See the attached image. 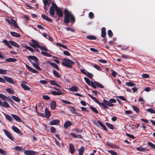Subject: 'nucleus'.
<instances>
[{
	"label": "nucleus",
	"mask_w": 155,
	"mask_h": 155,
	"mask_svg": "<svg viewBox=\"0 0 155 155\" xmlns=\"http://www.w3.org/2000/svg\"><path fill=\"white\" fill-rule=\"evenodd\" d=\"M84 80L89 85L91 86L92 87H95V86L94 84V82L92 81H91L90 80L86 77H84Z\"/></svg>",
	"instance_id": "8"
},
{
	"label": "nucleus",
	"mask_w": 155,
	"mask_h": 155,
	"mask_svg": "<svg viewBox=\"0 0 155 155\" xmlns=\"http://www.w3.org/2000/svg\"><path fill=\"white\" fill-rule=\"evenodd\" d=\"M61 101L63 103L66 104H71V102H70L69 101H68L66 100H64L61 99Z\"/></svg>",
	"instance_id": "59"
},
{
	"label": "nucleus",
	"mask_w": 155,
	"mask_h": 155,
	"mask_svg": "<svg viewBox=\"0 0 155 155\" xmlns=\"http://www.w3.org/2000/svg\"><path fill=\"white\" fill-rule=\"evenodd\" d=\"M54 75L56 77L59 78L60 77V75L58 72L55 70H54L53 71Z\"/></svg>",
	"instance_id": "46"
},
{
	"label": "nucleus",
	"mask_w": 155,
	"mask_h": 155,
	"mask_svg": "<svg viewBox=\"0 0 155 155\" xmlns=\"http://www.w3.org/2000/svg\"><path fill=\"white\" fill-rule=\"evenodd\" d=\"M126 85L128 86L133 87L134 86L135 84L132 82H126Z\"/></svg>",
	"instance_id": "43"
},
{
	"label": "nucleus",
	"mask_w": 155,
	"mask_h": 155,
	"mask_svg": "<svg viewBox=\"0 0 155 155\" xmlns=\"http://www.w3.org/2000/svg\"><path fill=\"white\" fill-rule=\"evenodd\" d=\"M94 15L93 12H90L89 13V17L91 18H94Z\"/></svg>",
	"instance_id": "64"
},
{
	"label": "nucleus",
	"mask_w": 155,
	"mask_h": 155,
	"mask_svg": "<svg viewBox=\"0 0 155 155\" xmlns=\"http://www.w3.org/2000/svg\"><path fill=\"white\" fill-rule=\"evenodd\" d=\"M147 111L150 113L155 114V110H154L153 109L151 108L147 109Z\"/></svg>",
	"instance_id": "49"
},
{
	"label": "nucleus",
	"mask_w": 155,
	"mask_h": 155,
	"mask_svg": "<svg viewBox=\"0 0 155 155\" xmlns=\"http://www.w3.org/2000/svg\"><path fill=\"white\" fill-rule=\"evenodd\" d=\"M101 106H102L104 108L106 109L108 108L107 106L109 107H112L114 105L112 103H111L109 101H108L105 99H104L103 102L101 103Z\"/></svg>",
	"instance_id": "4"
},
{
	"label": "nucleus",
	"mask_w": 155,
	"mask_h": 155,
	"mask_svg": "<svg viewBox=\"0 0 155 155\" xmlns=\"http://www.w3.org/2000/svg\"><path fill=\"white\" fill-rule=\"evenodd\" d=\"M71 125V122L69 121L66 122L64 125V127L65 129H67L68 127Z\"/></svg>",
	"instance_id": "26"
},
{
	"label": "nucleus",
	"mask_w": 155,
	"mask_h": 155,
	"mask_svg": "<svg viewBox=\"0 0 155 155\" xmlns=\"http://www.w3.org/2000/svg\"><path fill=\"white\" fill-rule=\"evenodd\" d=\"M41 16L43 19L47 21L50 22H52V20L50 18L48 17L45 15L42 14Z\"/></svg>",
	"instance_id": "19"
},
{
	"label": "nucleus",
	"mask_w": 155,
	"mask_h": 155,
	"mask_svg": "<svg viewBox=\"0 0 155 155\" xmlns=\"http://www.w3.org/2000/svg\"><path fill=\"white\" fill-rule=\"evenodd\" d=\"M41 53L47 57H50L51 56V55L50 54L47 52L42 51L41 52Z\"/></svg>",
	"instance_id": "39"
},
{
	"label": "nucleus",
	"mask_w": 155,
	"mask_h": 155,
	"mask_svg": "<svg viewBox=\"0 0 155 155\" xmlns=\"http://www.w3.org/2000/svg\"><path fill=\"white\" fill-rule=\"evenodd\" d=\"M14 149L18 151L19 152L23 151L24 150V149L22 147L18 146H17L15 147L14 148Z\"/></svg>",
	"instance_id": "34"
},
{
	"label": "nucleus",
	"mask_w": 155,
	"mask_h": 155,
	"mask_svg": "<svg viewBox=\"0 0 155 155\" xmlns=\"http://www.w3.org/2000/svg\"><path fill=\"white\" fill-rule=\"evenodd\" d=\"M131 106L132 107L133 110L136 113H138L139 112V109L137 107L132 105H131Z\"/></svg>",
	"instance_id": "40"
},
{
	"label": "nucleus",
	"mask_w": 155,
	"mask_h": 155,
	"mask_svg": "<svg viewBox=\"0 0 155 155\" xmlns=\"http://www.w3.org/2000/svg\"><path fill=\"white\" fill-rule=\"evenodd\" d=\"M52 5L50 7L49 12L50 15L52 16H53L55 14V10H56L58 6L56 4L53 2H52Z\"/></svg>",
	"instance_id": "5"
},
{
	"label": "nucleus",
	"mask_w": 155,
	"mask_h": 155,
	"mask_svg": "<svg viewBox=\"0 0 155 155\" xmlns=\"http://www.w3.org/2000/svg\"><path fill=\"white\" fill-rule=\"evenodd\" d=\"M97 123L99 124V125L102 127V128L104 129L105 130H107V128L99 120L97 121Z\"/></svg>",
	"instance_id": "36"
},
{
	"label": "nucleus",
	"mask_w": 155,
	"mask_h": 155,
	"mask_svg": "<svg viewBox=\"0 0 155 155\" xmlns=\"http://www.w3.org/2000/svg\"><path fill=\"white\" fill-rule=\"evenodd\" d=\"M147 144L152 147L153 148L155 149V145L150 142H149L147 143Z\"/></svg>",
	"instance_id": "56"
},
{
	"label": "nucleus",
	"mask_w": 155,
	"mask_h": 155,
	"mask_svg": "<svg viewBox=\"0 0 155 155\" xmlns=\"http://www.w3.org/2000/svg\"><path fill=\"white\" fill-rule=\"evenodd\" d=\"M60 121L58 120L55 119L49 122V124L51 125H57L59 123Z\"/></svg>",
	"instance_id": "13"
},
{
	"label": "nucleus",
	"mask_w": 155,
	"mask_h": 155,
	"mask_svg": "<svg viewBox=\"0 0 155 155\" xmlns=\"http://www.w3.org/2000/svg\"><path fill=\"white\" fill-rule=\"evenodd\" d=\"M56 12L57 13V14L58 15V16L61 17L63 16V14L62 12V11L61 8H60L58 7L56 9Z\"/></svg>",
	"instance_id": "10"
},
{
	"label": "nucleus",
	"mask_w": 155,
	"mask_h": 155,
	"mask_svg": "<svg viewBox=\"0 0 155 155\" xmlns=\"http://www.w3.org/2000/svg\"><path fill=\"white\" fill-rule=\"evenodd\" d=\"M56 104L55 101H52L50 104V106L51 109L54 110L56 108Z\"/></svg>",
	"instance_id": "18"
},
{
	"label": "nucleus",
	"mask_w": 155,
	"mask_h": 155,
	"mask_svg": "<svg viewBox=\"0 0 155 155\" xmlns=\"http://www.w3.org/2000/svg\"><path fill=\"white\" fill-rule=\"evenodd\" d=\"M12 129L15 132L18 134H21V135H22V134H21V130L16 127L13 126L12 127Z\"/></svg>",
	"instance_id": "20"
},
{
	"label": "nucleus",
	"mask_w": 155,
	"mask_h": 155,
	"mask_svg": "<svg viewBox=\"0 0 155 155\" xmlns=\"http://www.w3.org/2000/svg\"><path fill=\"white\" fill-rule=\"evenodd\" d=\"M86 38L90 40H95L96 38L94 36L88 35L86 36Z\"/></svg>",
	"instance_id": "44"
},
{
	"label": "nucleus",
	"mask_w": 155,
	"mask_h": 155,
	"mask_svg": "<svg viewBox=\"0 0 155 155\" xmlns=\"http://www.w3.org/2000/svg\"><path fill=\"white\" fill-rule=\"evenodd\" d=\"M81 72L84 74L86 75L87 71L85 69H82L81 70Z\"/></svg>",
	"instance_id": "60"
},
{
	"label": "nucleus",
	"mask_w": 155,
	"mask_h": 155,
	"mask_svg": "<svg viewBox=\"0 0 155 155\" xmlns=\"http://www.w3.org/2000/svg\"><path fill=\"white\" fill-rule=\"evenodd\" d=\"M84 151V149L83 147H81L79 150V155H83Z\"/></svg>",
	"instance_id": "41"
},
{
	"label": "nucleus",
	"mask_w": 155,
	"mask_h": 155,
	"mask_svg": "<svg viewBox=\"0 0 155 155\" xmlns=\"http://www.w3.org/2000/svg\"><path fill=\"white\" fill-rule=\"evenodd\" d=\"M94 67L98 70H100L101 69V67L98 65L96 64L93 65Z\"/></svg>",
	"instance_id": "53"
},
{
	"label": "nucleus",
	"mask_w": 155,
	"mask_h": 155,
	"mask_svg": "<svg viewBox=\"0 0 155 155\" xmlns=\"http://www.w3.org/2000/svg\"><path fill=\"white\" fill-rule=\"evenodd\" d=\"M3 106H4V107H9L10 106L8 103L6 102H3Z\"/></svg>",
	"instance_id": "54"
},
{
	"label": "nucleus",
	"mask_w": 155,
	"mask_h": 155,
	"mask_svg": "<svg viewBox=\"0 0 155 155\" xmlns=\"http://www.w3.org/2000/svg\"><path fill=\"white\" fill-rule=\"evenodd\" d=\"M9 42L11 44L15 47L18 48L19 47V45L15 42L12 41H9Z\"/></svg>",
	"instance_id": "33"
},
{
	"label": "nucleus",
	"mask_w": 155,
	"mask_h": 155,
	"mask_svg": "<svg viewBox=\"0 0 155 155\" xmlns=\"http://www.w3.org/2000/svg\"><path fill=\"white\" fill-rule=\"evenodd\" d=\"M25 47L27 49H28V50H29L33 52L34 51V49L31 47L28 46H26Z\"/></svg>",
	"instance_id": "58"
},
{
	"label": "nucleus",
	"mask_w": 155,
	"mask_h": 155,
	"mask_svg": "<svg viewBox=\"0 0 155 155\" xmlns=\"http://www.w3.org/2000/svg\"><path fill=\"white\" fill-rule=\"evenodd\" d=\"M11 35L13 37L19 38L20 37V35L18 33L15 32H10Z\"/></svg>",
	"instance_id": "30"
},
{
	"label": "nucleus",
	"mask_w": 155,
	"mask_h": 155,
	"mask_svg": "<svg viewBox=\"0 0 155 155\" xmlns=\"http://www.w3.org/2000/svg\"><path fill=\"white\" fill-rule=\"evenodd\" d=\"M11 23L12 24L13 26L16 28H19V27L17 23L14 19H12V18L11 19Z\"/></svg>",
	"instance_id": "27"
},
{
	"label": "nucleus",
	"mask_w": 155,
	"mask_h": 155,
	"mask_svg": "<svg viewBox=\"0 0 155 155\" xmlns=\"http://www.w3.org/2000/svg\"><path fill=\"white\" fill-rule=\"evenodd\" d=\"M42 98L46 100H49L50 99V97L47 95H44L42 96Z\"/></svg>",
	"instance_id": "61"
},
{
	"label": "nucleus",
	"mask_w": 155,
	"mask_h": 155,
	"mask_svg": "<svg viewBox=\"0 0 155 155\" xmlns=\"http://www.w3.org/2000/svg\"><path fill=\"white\" fill-rule=\"evenodd\" d=\"M45 117L47 118H49L51 116V112L48 110L47 108H46L45 110Z\"/></svg>",
	"instance_id": "16"
},
{
	"label": "nucleus",
	"mask_w": 155,
	"mask_h": 155,
	"mask_svg": "<svg viewBox=\"0 0 155 155\" xmlns=\"http://www.w3.org/2000/svg\"><path fill=\"white\" fill-rule=\"evenodd\" d=\"M37 62L36 63H35L33 62L32 63V64L33 65V66L35 68L39 71L41 70V69L39 66V64L37 63Z\"/></svg>",
	"instance_id": "29"
},
{
	"label": "nucleus",
	"mask_w": 155,
	"mask_h": 155,
	"mask_svg": "<svg viewBox=\"0 0 155 155\" xmlns=\"http://www.w3.org/2000/svg\"><path fill=\"white\" fill-rule=\"evenodd\" d=\"M2 42L4 43L5 45L7 46L9 44V42L6 40H3Z\"/></svg>",
	"instance_id": "63"
},
{
	"label": "nucleus",
	"mask_w": 155,
	"mask_h": 155,
	"mask_svg": "<svg viewBox=\"0 0 155 155\" xmlns=\"http://www.w3.org/2000/svg\"><path fill=\"white\" fill-rule=\"evenodd\" d=\"M70 109V111L73 114H78L77 110L74 108L73 107L70 106L69 107Z\"/></svg>",
	"instance_id": "32"
},
{
	"label": "nucleus",
	"mask_w": 155,
	"mask_h": 155,
	"mask_svg": "<svg viewBox=\"0 0 155 155\" xmlns=\"http://www.w3.org/2000/svg\"><path fill=\"white\" fill-rule=\"evenodd\" d=\"M142 77L144 78H147L149 77V75L147 74H143L142 75Z\"/></svg>",
	"instance_id": "62"
},
{
	"label": "nucleus",
	"mask_w": 155,
	"mask_h": 155,
	"mask_svg": "<svg viewBox=\"0 0 155 155\" xmlns=\"http://www.w3.org/2000/svg\"><path fill=\"white\" fill-rule=\"evenodd\" d=\"M39 48H40L41 50L45 51H48V49L46 47L44 46H41L40 45L38 47Z\"/></svg>",
	"instance_id": "52"
},
{
	"label": "nucleus",
	"mask_w": 155,
	"mask_h": 155,
	"mask_svg": "<svg viewBox=\"0 0 155 155\" xmlns=\"http://www.w3.org/2000/svg\"><path fill=\"white\" fill-rule=\"evenodd\" d=\"M7 71L6 70L2 69H0V74H7Z\"/></svg>",
	"instance_id": "50"
},
{
	"label": "nucleus",
	"mask_w": 155,
	"mask_h": 155,
	"mask_svg": "<svg viewBox=\"0 0 155 155\" xmlns=\"http://www.w3.org/2000/svg\"><path fill=\"white\" fill-rule=\"evenodd\" d=\"M106 124L107 126L109 128L111 129H114V127L113 125L110 124L109 123H107Z\"/></svg>",
	"instance_id": "51"
},
{
	"label": "nucleus",
	"mask_w": 155,
	"mask_h": 155,
	"mask_svg": "<svg viewBox=\"0 0 155 155\" xmlns=\"http://www.w3.org/2000/svg\"><path fill=\"white\" fill-rule=\"evenodd\" d=\"M94 84L95 86V87H93L94 88H96L97 86L101 88H104V86L99 83L94 81Z\"/></svg>",
	"instance_id": "17"
},
{
	"label": "nucleus",
	"mask_w": 155,
	"mask_h": 155,
	"mask_svg": "<svg viewBox=\"0 0 155 155\" xmlns=\"http://www.w3.org/2000/svg\"><path fill=\"white\" fill-rule=\"evenodd\" d=\"M63 60V61L61 63V64L67 68H71L72 64L74 63V61L68 59L64 58Z\"/></svg>",
	"instance_id": "2"
},
{
	"label": "nucleus",
	"mask_w": 155,
	"mask_h": 155,
	"mask_svg": "<svg viewBox=\"0 0 155 155\" xmlns=\"http://www.w3.org/2000/svg\"><path fill=\"white\" fill-rule=\"evenodd\" d=\"M56 129L54 127H50V130L51 133H53L56 132Z\"/></svg>",
	"instance_id": "55"
},
{
	"label": "nucleus",
	"mask_w": 155,
	"mask_h": 155,
	"mask_svg": "<svg viewBox=\"0 0 155 155\" xmlns=\"http://www.w3.org/2000/svg\"><path fill=\"white\" fill-rule=\"evenodd\" d=\"M3 78H4L3 79L2 78L0 77V82L5 83L6 81L5 80L8 82L13 84H14L15 83V82L13 79L12 78L7 77L5 76H3Z\"/></svg>",
	"instance_id": "3"
},
{
	"label": "nucleus",
	"mask_w": 155,
	"mask_h": 155,
	"mask_svg": "<svg viewBox=\"0 0 155 155\" xmlns=\"http://www.w3.org/2000/svg\"><path fill=\"white\" fill-rule=\"evenodd\" d=\"M4 115L5 116V118L8 120L11 121L12 120V117L8 114H7L5 113H3Z\"/></svg>",
	"instance_id": "38"
},
{
	"label": "nucleus",
	"mask_w": 155,
	"mask_h": 155,
	"mask_svg": "<svg viewBox=\"0 0 155 155\" xmlns=\"http://www.w3.org/2000/svg\"><path fill=\"white\" fill-rule=\"evenodd\" d=\"M12 98L15 101L19 102L21 100L20 98L15 96H12Z\"/></svg>",
	"instance_id": "37"
},
{
	"label": "nucleus",
	"mask_w": 155,
	"mask_h": 155,
	"mask_svg": "<svg viewBox=\"0 0 155 155\" xmlns=\"http://www.w3.org/2000/svg\"><path fill=\"white\" fill-rule=\"evenodd\" d=\"M31 41L32 43H30V45L31 46L34 48L36 47H38V48L39 47L40 45L39 43L36 41L34 40H32Z\"/></svg>",
	"instance_id": "6"
},
{
	"label": "nucleus",
	"mask_w": 155,
	"mask_h": 155,
	"mask_svg": "<svg viewBox=\"0 0 155 155\" xmlns=\"http://www.w3.org/2000/svg\"><path fill=\"white\" fill-rule=\"evenodd\" d=\"M88 95L93 99L95 102L98 104L99 105L101 106V103L96 98L90 94H88Z\"/></svg>",
	"instance_id": "14"
},
{
	"label": "nucleus",
	"mask_w": 155,
	"mask_h": 155,
	"mask_svg": "<svg viewBox=\"0 0 155 155\" xmlns=\"http://www.w3.org/2000/svg\"><path fill=\"white\" fill-rule=\"evenodd\" d=\"M12 117L17 121L19 122H21L22 121L21 119L17 115L13 114H12Z\"/></svg>",
	"instance_id": "23"
},
{
	"label": "nucleus",
	"mask_w": 155,
	"mask_h": 155,
	"mask_svg": "<svg viewBox=\"0 0 155 155\" xmlns=\"http://www.w3.org/2000/svg\"><path fill=\"white\" fill-rule=\"evenodd\" d=\"M137 150L140 151H144L146 150V148L141 147H138L136 148Z\"/></svg>",
	"instance_id": "45"
},
{
	"label": "nucleus",
	"mask_w": 155,
	"mask_h": 155,
	"mask_svg": "<svg viewBox=\"0 0 155 155\" xmlns=\"http://www.w3.org/2000/svg\"><path fill=\"white\" fill-rule=\"evenodd\" d=\"M6 91L10 93L13 94L14 91L11 89L10 88H7L6 89Z\"/></svg>",
	"instance_id": "57"
},
{
	"label": "nucleus",
	"mask_w": 155,
	"mask_h": 155,
	"mask_svg": "<svg viewBox=\"0 0 155 155\" xmlns=\"http://www.w3.org/2000/svg\"><path fill=\"white\" fill-rule=\"evenodd\" d=\"M27 58L29 61L31 63V64L32 62L30 60H34L35 62L36 63L38 62V59L37 58L34 56H29L27 57Z\"/></svg>",
	"instance_id": "7"
},
{
	"label": "nucleus",
	"mask_w": 155,
	"mask_h": 155,
	"mask_svg": "<svg viewBox=\"0 0 155 155\" xmlns=\"http://www.w3.org/2000/svg\"><path fill=\"white\" fill-rule=\"evenodd\" d=\"M5 61L8 62H15L17 61V60L14 58H8L5 59Z\"/></svg>",
	"instance_id": "35"
},
{
	"label": "nucleus",
	"mask_w": 155,
	"mask_h": 155,
	"mask_svg": "<svg viewBox=\"0 0 155 155\" xmlns=\"http://www.w3.org/2000/svg\"><path fill=\"white\" fill-rule=\"evenodd\" d=\"M0 98L3 101H5L7 99L5 96L1 94H0Z\"/></svg>",
	"instance_id": "47"
},
{
	"label": "nucleus",
	"mask_w": 155,
	"mask_h": 155,
	"mask_svg": "<svg viewBox=\"0 0 155 155\" xmlns=\"http://www.w3.org/2000/svg\"><path fill=\"white\" fill-rule=\"evenodd\" d=\"M107 152L112 155H117V153L112 150H108Z\"/></svg>",
	"instance_id": "48"
},
{
	"label": "nucleus",
	"mask_w": 155,
	"mask_h": 155,
	"mask_svg": "<svg viewBox=\"0 0 155 155\" xmlns=\"http://www.w3.org/2000/svg\"><path fill=\"white\" fill-rule=\"evenodd\" d=\"M90 107L93 111L96 114L98 113V110H97L96 108H95L94 107H93L92 106H90Z\"/></svg>",
	"instance_id": "42"
},
{
	"label": "nucleus",
	"mask_w": 155,
	"mask_h": 155,
	"mask_svg": "<svg viewBox=\"0 0 155 155\" xmlns=\"http://www.w3.org/2000/svg\"><path fill=\"white\" fill-rule=\"evenodd\" d=\"M78 87L76 86H72L69 88V90L70 91L73 92H77L78 91Z\"/></svg>",
	"instance_id": "28"
},
{
	"label": "nucleus",
	"mask_w": 155,
	"mask_h": 155,
	"mask_svg": "<svg viewBox=\"0 0 155 155\" xmlns=\"http://www.w3.org/2000/svg\"><path fill=\"white\" fill-rule=\"evenodd\" d=\"M51 94L54 95H60L62 94V93L61 91H53L51 92Z\"/></svg>",
	"instance_id": "25"
},
{
	"label": "nucleus",
	"mask_w": 155,
	"mask_h": 155,
	"mask_svg": "<svg viewBox=\"0 0 155 155\" xmlns=\"http://www.w3.org/2000/svg\"><path fill=\"white\" fill-rule=\"evenodd\" d=\"M48 63L52 67H54L58 70H59V68L57 65L54 63H52L51 62H49Z\"/></svg>",
	"instance_id": "31"
},
{
	"label": "nucleus",
	"mask_w": 155,
	"mask_h": 155,
	"mask_svg": "<svg viewBox=\"0 0 155 155\" xmlns=\"http://www.w3.org/2000/svg\"><path fill=\"white\" fill-rule=\"evenodd\" d=\"M69 146V152L71 154H74L75 151V148L74 147V146L71 143H70Z\"/></svg>",
	"instance_id": "9"
},
{
	"label": "nucleus",
	"mask_w": 155,
	"mask_h": 155,
	"mask_svg": "<svg viewBox=\"0 0 155 155\" xmlns=\"http://www.w3.org/2000/svg\"><path fill=\"white\" fill-rule=\"evenodd\" d=\"M106 29L104 27H103L101 28V36L102 38H105L106 35V32H105Z\"/></svg>",
	"instance_id": "24"
},
{
	"label": "nucleus",
	"mask_w": 155,
	"mask_h": 155,
	"mask_svg": "<svg viewBox=\"0 0 155 155\" xmlns=\"http://www.w3.org/2000/svg\"><path fill=\"white\" fill-rule=\"evenodd\" d=\"M21 86L25 90L29 91L30 90V88L29 87L24 83H21Z\"/></svg>",
	"instance_id": "21"
},
{
	"label": "nucleus",
	"mask_w": 155,
	"mask_h": 155,
	"mask_svg": "<svg viewBox=\"0 0 155 155\" xmlns=\"http://www.w3.org/2000/svg\"><path fill=\"white\" fill-rule=\"evenodd\" d=\"M36 152L33 150H25L24 153L26 155H35Z\"/></svg>",
	"instance_id": "15"
},
{
	"label": "nucleus",
	"mask_w": 155,
	"mask_h": 155,
	"mask_svg": "<svg viewBox=\"0 0 155 155\" xmlns=\"http://www.w3.org/2000/svg\"><path fill=\"white\" fill-rule=\"evenodd\" d=\"M24 64L25 65L26 68L28 70V71L31 72H32L34 73H37L38 71L35 70L32 68L28 65L26 64L24 62Z\"/></svg>",
	"instance_id": "11"
},
{
	"label": "nucleus",
	"mask_w": 155,
	"mask_h": 155,
	"mask_svg": "<svg viewBox=\"0 0 155 155\" xmlns=\"http://www.w3.org/2000/svg\"><path fill=\"white\" fill-rule=\"evenodd\" d=\"M70 135L74 138H82V136L80 134L76 135L74 133H71Z\"/></svg>",
	"instance_id": "22"
},
{
	"label": "nucleus",
	"mask_w": 155,
	"mask_h": 155,
	"mask_svg": "<svg viewBox=\"0 0 155 155\" xmlns=\"http://www.w3.org/2000/svg\"><path fill=\"white\" fill-rule=\"evenodd\" d=\"M64 13V22L65 23H68L70 21H71L72 24H73L75 22V19L74 16L67 9H65Z\"/></svg>",
	"instance_id": "1"
},
{
	"label": "nucleus",
	"mask_w": 155,
	"mask_h": 155,
	"mask_svg": "<svg viewBox=\"0 0 155 155\" xmlns=\"http://www.w3.org/2000/svg\"><path fill=\"white\" fill-rule=\"evenodd\" d=\"M4 132H5V135L8 137L11 140H13V138L11 134L9 133L7 130L5 129H3Z\"/></svg>",
	"instance_id": "12"
}]
</instances>
